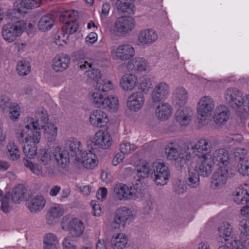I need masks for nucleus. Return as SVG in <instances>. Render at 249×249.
<instances>
[{"instance_id":"nucleus-1","label":"nucleus","mask_w":249,"mask_h":249,"mask_svg":"<svg viewBox=\"0 0 249 249\" xmlns=\"http://www.w3.org/2000/svg\"><path fill=\"white\" fill-rule=\"evenodd\" d=\"M93 90L89 93V99L97 107L106 109L109 111L117 110L118 100L115 96L109 97L103 94L113 89L112 83L108 79H93Z\"/></svg>"},{"instance_id":"nucleus-2","label":"nucleus","mask_w":249,"mask_h":249,"mask_svg":"<svg viewBox=\"0 0 249 249\" xmlns=\"http://www.w3.org/2000/svg\"><path fill=\"white\" fill-rule=\"evenodd\" d=\"M164 152L169 160H178L181 168L184 167L187 161L190 160V159H188L186 157L188 153L187 146L182 148L176 142L168 143L165 148Z\"/></svg>"},{"instance_id":"nucleus-3","label":"nucleus","mask_w":249,"mask_h":249,"mask_svg":"<svg viewBox=\"0 0 249 249\" xmlns=\"http://www.w3.org/2000/svg\"><path fill=\"white\" fill-rule=\"evenodd\" d=\"M145 189V185L142 184L140 181L133 185V189L131 191L127 186L123 184H118L115 185L114 188L113 193L115 196L119 200L133 199L138 196V194H141Z\"/></svg>"},{"instance_id":"nucleus-4","label":"nucleus","mask_w":249,"mask_h":249,"mask_svg":"<svg viewBox=\"0 0 249 249\" xmlns=\"http://www.w3.org/2000/svg\"><path fill=\"white\" fill-rule=\"evenodd\" d=\"M26 24L24 20H20L15 23H8L1 28V36L7 42L11 43L19 36L26 29Z\"/></svg>"},{"instance_id":"nucleus-5","label":"nucleus","mask_w":249,"mask_h":249,"mask_svg":"<svg viewBox=\"0 0 249 249\" xmlns=\"http://www.w3.org/2000/svg\"><path fill=\"white\" fill-rule=\"evenodd\" d=\"M78 18V14L75 10L66 11L62 12L60 16V22H65L62 26V30L67 34H73L78 28V24L76 20Z\"/></svg>"},{"instance_id":"nucleus-6","label":"nucleus","mask_w":249,"mask_h":249,"mask_svg":"<svg viewBox=\"0 0 249 249\" xmlns=\"http://www.w3.org/2000/svg\"><path fill=\"white\" fill-rule=\"evenodd\" d=\"M61 226L63 230L67 228L69 234L72 237L81 236L85 230V226L82 220L77 218L70 219L68 215L62 218Z\"/></svg>"},{"instance_id":"nucleus-7","label":"nucleus","mask_w":249,"mask_h":249,"mask_svg":"<svg viewBox=\"0 0 249 249\" xmlns=\"http://www.w3.org/2000/svg\"><path fill=\"white\" fill-rule=\"evenodd\" d=\"M151 177L158 185H164L169 179L170 172L163 162L154 161L152 165Z\"/></svg>"},{"instance_id":"nucleus-8","label":"nucleus","mask_w":249,"mask_h":249,"mask_svg":"<svg viewBox=\"0 0 249 249\" xmlns=\"http://www.w3.org/2000/svg\"><path fill=\"white\" fill-rule=\"evenodd\" d=\"M225 102L233 109L239 112L243 105L244 96L241 91L236 88H230L226 89L224 94Z\"/></svg>"},{"instance_id":"nucleus-9","label":"nucleus","mask_w":249,"mask_h":249,"mask_svg":"<svg viewBox=\"0 0 249 249\" xmlns=\"http://www.w3.org/2000/svg\"><path fill=\"white\" fill-rule=\"evenodd\" d=\"M225 102L233 109L239 112L243 105L244 96L241 91L236 88H230L226 89L224 94Z\"/></svg>"},{"instance_id":"nucleus-10","label":"nucleus","mask_w":249,"mask_h":249,"mask_svg":"<svg viewBox=\"0 0 249 249\" xmlns=\"http://www.w3.org/2000/svg\"><path fill=\"white\" fill-rule=\"evenodd\" d=\"M225 102L233 109L239 112L243 105L244 96L241 91L236 88H230L226 89L224 94Z\"/></svg>"},{"instance_id":"nucleus-11","label":"nucleus","mask_w":249,"mask_h":249,"mask_svg":"<svg viewBox=\"0 0 249 249\" xmlns=\"http://www.w3.org/2000/svg\"><path fill=\"white\" fill-rule=\"evenodd\" d=\"M225 102L233 109L239 112L243 105L244 96L241 91L236 88H230L226 89L224 94Z\"/></svg>"},{"instance_id":"nucleus-12","label":"nucleus","mask_w":249,"mask_h":249,"mask_svg":"<svg viewBox=\"0 0 249 249\" xmlns=\"http://www.w3.org/2000/svg\"><path fill=\"white\" fill-rule=\"evenodd\" d=\"M188 153L186 157L188 159L192 160L195 156L199 155L206 152L208 154L211 150L212 144L210 141L207 139H200L196 143H190L187 146Z\"/></svg>"},{"instance_id":"nucleus-13","label":"nucleus","mask_w":249,"mask_h":249,"mask_svg":"<svg viewBox=\"0 0 249 249\" xmlns=\"http://www.w3.org/2000/svg\"><path fill=\"white\" fill-rule=\"evenodd\" d=\"M132 218L133 213L130 209L125 207H120L115 213L111 227L115 229L121 227L124 228L126 224L129 222Z\"/></svg>"},{"instance_id":"nucleus-14","label":"nucleus","mask_w":249,"mask_h":249,"mask_svg":"<svg viewBox=\"0 0 249 249\" xmlns=\"http://www.w3.org/2000/svg\"><path fill=\"white\" fill-rule=\"evenodd\" d=\"M213 160L209 154H204L198 156L196 161L195 170L204 177H207L213 171Z\"/></svg>"},{"instance_id":"nucleus-15","label":"nucleus","mask_w":249,"mask_h":249,"mask_svg":"<svg viewBox=\"0 0 249 249\" xmlns=\"http://www.w3.org/2000/svg\"><path fill=\"white\" fill-rule=\"evenodd\" d=\"M30 125L32 128H41L48 124V115L47 111L43 107L37 108L34 114V117L29 119Z\"/></svg>"},{"instance_id":"nucleus-16","label":"nucleus","mask_w":249,"mask_h":249,"mask_svg":"<svg viewBox=\"0 0 249 249\" xmlns=\"http://www.w3.org/2000/svg\"><path fill=\"white\" fill-rule=\"evenodd\" d=\"M135 21L131 17H121L118 18L115 22V27L117 31L122 35H124L131 31L135 27Z\"/></svg>"},{"instance_id":"nucleus-17","label":"nucleus","mask_w":249,"mask_h":249,"mask_svg":"<svg viewBox=\"0 0 249 249\" xmlns=\"http://www.w3.org/2000/svg\"><path fill=\"white\" fill-rule=\"evenodd\" d=\"M214 103L213 99L208 96L202 97L197 104V112L202 117L210 115L214 108Z\"/></svg>"},{"instance_id":"nucleus-18","label":"nucleus","mask_w":249,"mask_h":249,"mask_svg":"<svg viewBox=\"0 0 249 249\" xmlns=\"http://www.w3.org/2000/svg\"><path fill=\"white\" fill-rule=\"evenodd\" d=\"M229 177V172L227 167H220L213 174L212 179V185L214 188H222L226 183Z\"/></svg>"},{"instance_id":"nucleus-19","label":"nucleus","mask_w":249,"mask_h":249,"mask_svg":"<svg viewBox=\"0 0 249 249\" xmlns=\"http://www.w3.org/2000/svg\"><path fill=\"white\" fill-rule=\"evenodd\" d=\"M145 102L144 95L140 92H133L127 98L126 106L132 111H138L143 107Z\"/></svg>"},{"instance_id":"nucleus-20","label":"nucleus","mask_w":249,"mask_h":249,"mask_svg":"<svg viewBox=\"0 0 249 249\" xmlns=\"http://www.w3.org/2000/svg\"><path fill=\"white\" fill-rule=\"evenodd\" d=\"M169 93V86L165 82L157 84L151 93V99L154 103H159L166 98Z\"/></svg>"},{"instance_id":"nucleus-21","label":"nucleus","mask_w":249,"mask_h":249,"mask_svg":"<svg viewBox=\"0 0 249 249\" xmlns=\"http://www.w3.org/2000/svg\"><path fill=\"white\" fill-rule=\"evenodd\" d=\"M91 142L99 148L106 149L111 145L112 140L107 131H99L96 133L94 140Z\"/></svg>"},{"instance_id":"nucleus-22","label":"nucleus","mask_w":249,"mask_h":249,"mask_svg":"<svg viewBox=\"0 0 249 249\" xmlns=\"http://www.w3.org/2000/svg\"><path fill=\"white\" fill-rule=\"evenodd\" d=\"M89 121L94 126L102 127L106 125L108 119L107 114L103 111L95 110L90 114Z\"/></svg>"},{"instance_id":"nucleus-23","label":"nucleus","mask_w":249,"mask_h":249,"mask_svg":"<svg viewBox=\"0 0 249 249\" xmlns=\"http://www.w3.org/2000/svg\"><path fill=\"white\" fill-rule=\"evenodd\" d=\"M65 149L69 151L71 158H74L77 160L79 159L78 156L82 153L83 147L80 141L77 139L71 138L67 141Z\"/></svg>"},{"instance_id":"nucleus-24","label":"nucleus","mask_w":249,"mask_h":249,"mask_svg":"<svg viewBox=\"0 0 249 249\" xmlns=\"http://www.w3.org/2000/svg\"><path fill=\"white\" fill-rule=\"evenodd\" d=\"M188 100V93L184 87L179 86L175 89L173 92V100L176 106L183 107Z\"/></svg>"},{"instance_id":"nucleus-25","label":"nucleus","mask_w":249,"mask_h":249,"mask_svg":"<svg viewBox=\"0 0 249 249\" xmlns=\"http://www.w3.org/2000/svg\"><path fill=\"white\" fill-rule=\"evenodd\" d=\"M46 200L42 196H36L30 198L26 202V206L30 212L36 213L44 207Z\"/></svg>"},{"instance_id":"nucleus-26","label":"nucleus","mask_w":249,"mask_h":249,"mask_svg":"<svg viewBox=\"0 0 249 249\" xmlns=\"http://www.w3.org/2000/svg\"><path fill=\"white\" fill-rule=\"evenodd\" d=\"M248 186L240 185L234 191L232 196L233 201L237 204H244L249 201V193Z\"/></svg>"},{"instance_id":"nucleus-27","label":"nucleus","mask_w":249,"mask_h":249,"mask_svg":"<svg viewBox=\"0 0 249 249\" xmlns=\"http://www.w3.org/2000/svg\"><path fill=\"white\" fill-rule=\"evenodd\" d=\"M232 228L228 223H224L218 228L217 243L228 242L234 240L232 238Z\"/></svg>"},{"instance_id":"nucleus-28","label":"nucleus","mask_w":249,"mask_h":249,"mask_svg":"<svg viewBox=\"0 0 249 249\" xmlns=\"http://www.w3.org/2000/svg\"><path fill=\"white\" fill-rule=\"evenodd\" d=\"M212 160L213 163L218 165L220 167H227L230 161V155L227 150L219 149L213 153Z\"/></svg>"},{"instance_id":"nucleus-29","label":"nucleus","mask_w":249,"mask_h":249,"mask_svg":"<svg viewBox=\"0 0 249 249\" xmlns=\"http://www.w3.org/2000/svg\"><path fill=\"white\" fill-rule=\"evenodd\" d=\"M192 114V110L190 107L180 108L176 112V121L180 125L186 126L190 124Z\"/></svg>"},{"instance_id":"nucleus-30","label":"nucleus","mask_w":249,"mask_h":249,"mask_svg":"<svg viewBox=\"0 0 249 249\" xmlns=\"http://www.w3.org/2000/svg\"><path fill=\"white\" fill-rule=\"evenodd\" d=\"M158 38L155 30L151 29H145L141 31L138 36V41L143 45L150 44L155 42Z\"/></svg>"},{"instance_id":"nucleus-31","label":"nucleus","mask_w":249,"mask_h":249,"mask_svg":"<svg viewBox=\"0 0 249 249\" xmlns=\"http://www.w3.org/2000/svg\"><path fill=\"white\" fill-rule=\"evenodd\" d=\"M70 63V58L66 54L57 55L53 60V69L56 72L66 70Z\"/></svg>"},{"instance_id":"nucleus-32","label":"nucleus","mask_w":249,"mask_h":249,"mask_svg":"<svg viewBox=\"0 0 249 249\" xmlns=\"http://www.w3.org/2000/svg\"><path fill=\"white\" fill-rule=\"evenodd\" d=\"M81 163L86 169H93L97 164L96 155L90 150L84 151L81 153Z\"/></svg>"},{"instance_id":"nucleus-33","label":"nucleus","mask_w":249,"mask_h":249,"mask_svg":"<svg viewBox=\"0 0 249 249\" xmlns=\"http://www.w3.org/2000/svg\"><path fill=\"white\" fill-rule=\"evenodd\" d=\"M116 54L119 59L122 60L129 59L135 54L134 48L129 44L119 45L116 51Z\"/></svg>"},{"instance_id":"nucleus-34","label":"nucleus","mask_w":249,"mask_h":249,"mask_svg":"<svg viewBox=\"0 0 249 249\" xmlns=\"http://www.w3.org/2000/svg\"><path fill=\"white\" fill-rule=\"evenodd\" d=\"M53 154L58 163L64 168L69 163L70 159L71 158L68 150L62 149L59 146L55 147Z\"/></svg>"},{"instance_id":"nucleus-35","label":"nucleus","mask_w":249,"mask_h":249,"mask_svg":"<svg viewBox=\"0 0 249 249\" xmlns=\"http://www.w3.org/2000/svg\"><path fill=\"white\" fill-rule=\"evenodd\" d=\"M147 67V61L144 58L140 57H136L130 60L127 66L128 70L133 71L136 73L146 71Z\"/></svg>"},{"instance_id":"nucleus-36","label":"nucleus","mask_w":249,"mask_h":249,"mask_svg":"<svg viewBox=\"0 0 249 249\" xmlns=\"http://www.w3.org/2000/svg\"><path fill=\"white\" fill-rule=\"evenodd\" d=\"M63 209L59 205L51 207L46 215L47 223L51 225L55 224L63 215Z\"/></svg>"},{"instance_id":"nucleus-37","label":"nucleus","mask_w":249,"mask_h":249,"mask_svg":"<svg viewBox=\"0 0 249 249\" xmlns=\"http://www.w3.org/2000/svg\"><path fill=\"white\" fill-rule=\"evenodd\" d=\"M172 114V107L167 103L159 105L155 109L156 117L160 120H168Z\"/></svg>"},{"instance_id":"nucleus-38","label":"nucleus","mask_w":249,"mask_h":249,"mask_svg":"<svg viewBox=\"0 0 249 249\" xmlns=\"http://www.w3.org/2000/svg\"><path fill=\"white\" fill-rule=\"evenodd\" d=\"M230 115V112L228 107L225 105H220L215 109L214 120L217 124H222L228 121Z\"/></svg>"},{"instance_id":"nucleus-39","label":"nucleus","mask_w":249,"mask_h":249,"mask_svg":"<svg viewBox=\"0 0 249 249\" xmlns=\"http://www.w3.org/2000/svg\"><path fill=\"white\" fill-rule=\"evenodd\" d=\"M135 169L137 177L141 179L147 178L151 171L149 163L144 160H139L136 164Z\"/></svg>"},{"instance_id":"nucleus-40","label":"nucleus","mask_w":249,"mask_h":249,"mask_svg":"<svg viewBox=\"0 0 249 249\" xmlns=\"http://www.w3.org/2000/svg\"><path fill=\"white\" fill-rule=\"evenodd\" d=\"M54 23L53 16L51 14H46L40 18L37 23V27L40 31L46 32L53 28Z\"/></svg>"},{"instance_id":"nucleus-41","label":"nucleus","mask_w":249,"mask_h":249,"mask_svg":"<svg viewBox=\"0 0 249 249\" xmlns=\"http://www.w3.org/2000/svg\"><path fill=\"white\" fill-rule=\"evenodd\" d=\"M31 126L27 124L25 127L22 126L18 127L15 132V136L17 141L20 143L24 144L29 142V131Z\"/></svg>"},{"instance_id":"nucleus-42","label":"nucleus","mask_w":249,"mask_h":249,"mask_svg":"<svg viewBox=\"0 0 249 249\" xmlns=\"http://www.w3.org/2000/svg\"><path fill=\"white\" fill-rule=\"evenodd\" d=\"M44 249H58L59 242L56 236L52 233H48L43 237Z\"/></svg>"},{"instance_id":"nucleus-43","label":"nucleus","mask_w":249,"mask_h":249,"mask_svg":"<svg viewBox=\"0 0 249 249\" xmlns=\"http://www.w3.org/2000/svg\"><path fill=\"white\" fill-rule=\"evenodd\" d=\"M41 128L43 130L45 138L49 142L54 141L57 136V127L54 124L48 123Z\"/></svg>"},{"instance_id":"nucleus-44","label":"nucleus","mask_w":249,"mask_h":249,"mask_svg":"<svg viewBox=\"0 0 249 249\" xmlns=\"http://www.w3.org/2000/svg\"><path fill=\"white\" fill-rule=\"evenodd\" d=\"M22 162L24 165L29 168L34 174L41 177L45 176V173L40 165L38 163L34 164L31 161L26 158L22 160Z\"/></svg>"},{"instance_id":"nucleus-45","label":"nucleus","mask_w":249,"mask_h":249,"mask_svg":"<svg viewBox=\"0 0 249 249\" xmlns=\"http://www.w3.org/2000/svg\"><path fill=\"white\" fill-rule=\"evenodd\" d=\"M25 194V189L23 186L19 184L15 186L11 193V199L14 203H19L23 200Z\"/></svg>"},{"instance_id":"nucleus-46","label":"nucleus","mask_w":249,"mask_h":249,"mask_svg":"<svg viewBox=\"0 0 249 249\" xmlns=\"http://www.w3.org/2000/svg\"><path fill=\"white\" fill-rule=\"evenodd\" d=\"M127 236L124 233H120L111 240V246L113 249H123L127 243Z\"/></svg>"},{"instance_id":"nucleus-47","label":"nucleus","mask_w":249,"mask_h":249,"mask_svg":"<svg viewBox=\"0 0 249 249\" xmlns=\"http://www.w3.org/2000/svg\"><path fill=\"white\" fill-rule=\"evenodd\" d=\"M51 158L50 152L46 148L39 149L36 155L37 161L44 166L50 163Z\"/></svg>"},{"instance_id":"nucleus-48","label":"nucleus","mask_w":249,"mask_h":249,"mask_svg":"<svg viewBox=\"0 0 249 249\" xmlns=\"http://www.w3.org/2000/svg\"><path fill=\"white\" fill-rule=\"evenodd\" d=\"M200 174L195 169L190 170L186 178V183L191 188H196L199 185Z\"/></svg>"},{"instance_id":"nucleus-49","label":"nucleus","mask_w":249,"mask_h":249,"mask_svg":"<svg viewBox=\"0 0 249 249\" xmlns=\"http://www.w3.org/2000/svg\"><path fill=\"white\" fill-rule=\"evenodd\" d=\"M7 155L12 160H17L20 157V152L18 146L13 142H9L6 146Z\"/></svg>"},{"instance_id":"nucleus-50","label":"nucleus","mask_w":249,"mask_h":249,"mask_svg":"<svg viewBox=\"0 0 249 249\" xmlns=\"http://www.w3.org/2000/svg\"><path fill=\"white\" fill-rule=\"evenodd\" d=\"M137 79H120L119 85L124 91H131L133 90L138 83Z\"/></svg>"},{"instance_id":"nucleus-51","label":"nucleus","mask_w":249,"mask_h":249,"mask_svg":"<svg viewBox=\"0 0 249 249\" xmlns=\"http://www.w3.org/2000/svg\"><path fill=\"white\" fill-rule=\"evenodd\" d=\"M116 4L117 10L120 13H127L130 14L133 12L134 5L132 3L117 0Z\"/></svg>"},{"instance_id":"nucleus-52","label":"nucleus","mask_w":249,"mask_h":249,"mask_svg":"<svg viewBox=\"0 0 249 249\" xmlns=\"http://www.w3.org/2000/svg\"><path fill=\"white\" fill-rule=\"evenodd\" d=\"M23 150L25 155L29 158H33L37 155V146L33 143H25L23 144Z\"/></svg>"},{"instance_id":"nucleus-53","label":"nucleus","mask_w":249,"mask_h":249,"mask_svg":"<svg viewBox=\"0 0 249 249\" xmlns=\"http://www.w3.org/2000/svg\"><path fill=\"white\" fill-rule=\"evenodd\" d=\"M42 0H22L20 2V8L32 9L39 7Z\"/></svg>"},{"instance_id":"nucleus-54","label":"nucleus","mask_w":249,"mask_h":249,"mask_svg":"<svg viewBox=\"0 0 249 249\" xmlns=\"http://www.w3.org/2000/svg\"><path fill=\"white\" fill-rule=\"evenodd\" d=\"M29 62L25 60L20 61L18 64L17 70L20 76L26 75L30 71Z\"/></svg>"},{"instance_id":"nucleus-55","label":"nucleus","mask_w":249,"mask_h":249,"mask_svg":"<svg viewBox=\"0 0 249 249\" xmlns=\"http://www.w3.org/2000/svg\"><path fill=\"white\" fill-rule=\"evenodd\" d=\"M241 242L239 240H232L228 242L218 243V249H237Z\"/></svg>"},{"instance_id":"nucleus-56","label":"nucleus","mask_w":249,"mask_h":249,"mask_svg":"<svg viewBox=\"0 0 249 249\" xmlns=\"http://www.w3.org/2000/svg\"><path fill=\"white\" fill-rule=\"evenodd\" d=\"M239 172L243 176L249 175V159H244L242 161H238Z\"/></svg>"},{"instance_id":"nucleus-57","label":"nucleus","mask_w":249,"mask_h":249,"mask_svg":"<svg viewBox=\"0 0 249 249\" xmlns=\"http://www.w3.org/2000/svg\"><path fill=\"white\" fill-rule=\"evenodd\" d=\"M41 128H36L34 129L33 130H30L29 132V142L33 143L35 144L38 143L40 140L41 138V134L40 132V130Z\"/></svg>"},{"instance_id":"nucleus-58","label":"nucleus","mask_w":249,"mask_h":249,"mask_svg":"<svg viewBox=\"0 0 249 249\" xmlns=\"http://www.w3.org/2000/svg\"><path fill=\"white\" fill-rule=\"evenodd\" d=\"M14 103H12L9 98L5 95L1 96L0 100V109L3 112L8 111Z\"/></svg>"},{"instance_id":"nucleus-59","label":"nucleus","mask_w":249,"mask_h":249,"mask_svg":"<svg viewBox=\"0 0 249 249\" xmlns=\"http://www.w3.org/2000/svg\"><path fill=\"white\" fill-rule=\"evenodd\" d=\"M21 13L22 11L20 7L18 9H9L6 13V17L11 20H15L19 18Z\"/></svg>"},{"instance_id":"nucleus-60","label":"nucleus","mask_w":249,"mask_h":249,"mask_svg":"<svg viewBox=\"0 0 249 249\" xmlns=\"http://www.w3.org/2000/svg\"><path fill=\"white\" fill-rule=\"evenodd\" d=\"M19 107L16 103H14L13 105L9 108L8 111L9 112L10 118L13 121H16L19 116Z\"/></svg>"},{"instance_id":"nucleus-61","label":"nucleus","mask_w":249,"mask_h":249,"mask_svg":"<svg viewBox=\"0 0 249 249\" xmlns=\"http://www.w3.org/2000/svg\"><path fill=\"white\" fill-rule=\"evenodd\" d=\"M136 149V146L133 144H130L129 142H124L120 145V150L123 154H129L132 151Z\"/></svg>"},{"instance_id":"nucleus-62","label":"nucleus","mask_w":249,"mask_h":249,"mask_svg":"<svg viewBox=\"0 0 249 249\" xmlns=\"http://www.w3.org/2000/svg\"><path fill=\"white\" fill-rule=\"evenodd\" d=\"M62 247L63 249H77L75 241L71 236H67L64 238L62 242Z\"/></svg>"},{"instance_id":"nucleus-63","label":"nucleus","mask_w":249,"mask_h":249,"mask_svg":"<svg viewBox=\"0 0 249 249\" xmlns=\"http://www.w3.org/2000/svg\"><path fill=\"white\" fill-rule=\"evenodd\" d=\"M247 153V150L243 148H237L235 150V158L238 161H242L244 159H249L246 156Z\"/></svg>"},{"instance_id":"nucleus-64","label":"nucleus","mask_w":249,"mask_h":249,"mask_svg":"<svg viewBox=\"0 0 249 249\" xmlns=\"http://www.w3.org/2000/svg\"><path fill=\"white\" fill-rule=\"evenodd\" d=\"M239 227L242 233L249 236V221L246 219L242 220L240 222Z\"/></svg>"}]
</instances>
